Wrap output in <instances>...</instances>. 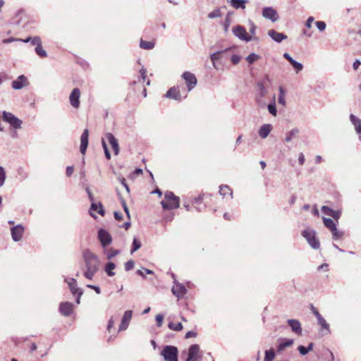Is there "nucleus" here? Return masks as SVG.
Returning a JSON list of instances; mask_svg holds the SVG:
<instances>
[{
  "label": "nucleus",
  "mask_w": 361,
  "mask_h": 361,
  "mask_svg": "<svg viewBox=\"0 0 361 361\" xmlns=\"http://www.w3.org/2000/svg\"><path fill=\"white\" fill-rule=\"evenodd\" d=\"M83 259L86 267L84 276L91 280L99 270V260L98 257L89 250L84 251Z\"/></svg>",
  "instance_id": "obj_1"
},
{
  "label": "nucleus",
  "mask_w": 361,
  "mask_h": 361,
  "mask_svg": "<svg viewBox=\"0 0 361 361\" xmlns=\"http://www.w3.org/2000/svg\"><path fill=\"white\" fill-rule=\"evenodd\" d=\"M267 82H269V78L267 75L257 84L256 101L261 108L265 107L267 104L264 100V97L267 94V90L265 87V83Z\"/></svg>",
  "instance_id": "obj_2"
},
{
  "label": "nucleus",
  "mask_w": 361,
  "mask_h": 361,
  "mask_svg": "<svg viewBox=\"0 0 361 361\" xmlns=\"http://www.w3.org/2000/svg\"><path fill=\"white\" fill-rule=\"evenodd\" d=\"M161 204L164 209H177L180 206V199L173 192L167 191Z\"/></svg>",
  "instance_id": "obj_3"
},
{
  "label": "nucleus",
  "mask_w": 361,
  "mask_h": 361,
  "mask_svg": "<svg viewBox=\"0 0 361 361\" xmlns=\"http://www.w3.org/2000/svg\"><path fill=\"white\" fill-rule=\"evenodd\" d=\"M302 235L313 249L317 250L319 248L320 243L316 236V231L314 230L307 228L302 231Z\"/></svg>",
  "instance_id": "obj_4"
},
{
  "label": "nucleus",
  "mask_w": 361,
  "mask_h": 361,
  "mask_svg": "<svg viewBox=\"0 0 361 361\" xmlns=\"http://www.w3.org/2000/svg\"><path fill=\"white\" fill-rule=\"evenodd\" d=\"M2 119L14 129H20L22 127V121L11 112L4 111L2 113Z\"/></svg>",
  "instance_id": "obj_5"
},
{
  "label": "nucleus",
  "mask_w": 361,
  "mask_h": 361,
  "mask_svg": "<svg viewBox=\"0 0 361 361\" xmlns=\"http://www.w3.org/2000/svg\"><path fill=\"white\" fill-rule=\"evenodd\" d=\"M178 348L173 345L165 346L161 352V355L166 361H178Z\"/></svg>",
  "instance_id": "obj_6"
},
{
  "label": "nucleus",
  "mask_w": 361,
  "mask_h": 361,
  "mask_svg": "<svg viewBox=\"0 0 361 361\" xmlns=\"http://www.w3.org/2000/svg\"><path fill=\"white\" fill-rule=\"evenodd\" d=\"M232 32L233 35L240 40L250 42L253 39V37L246 32V30L242 25H238L234 26L232 28Z\"/></svg>",
  "instance_id": "obj_7"
},
{
  "label": "nucleus",
  "mask_w": 361,
  "mask_h": 361,
  "mask_svg": "<svg viewBox=\"0 0 361 361\" xmlns=\"http://www.w3.org/2000/svg\"><path fill=\"white\" fill-rule=\"evenodd\" d=\"M98 239L103 248H106L112 242V238L110 233L104 228H99L98 231Z\"/></svg>",
  "instance_id": "obj_8"
},
{
  "label": "nucleus",
  "mask_w": 361,
  "mask_h": 361,
  "mask_svg": "<svg viewBox=\"0 0 361 361\" xmlns=\"http://www.w3.org/2000/svg\"><path fill=\"white\" fill-rule=\"evenodd\" d=\"M182 78L185 81L188 92L196 86L197 80L192 73L185 71L182 74Z\"/></svg>",
  "instance_id": "obj_9"
},
{
  "label": "nucleus",
  "mask_w": 361,
  "mask_h": 361,
  "mask_svg": "<svg viewBox=\"0 0 361 361\" xmlns=\"http://www.w3.org/2000/svg\"><path fill=\"white\" fill-rule=\"evenodd\" d=\"M80 90L79 88H74L70 95H69V102L71 105L75 108L78 109L80 107Z\"/></svg>",
  "instance_id": "obj_10"
},
{
  "label": "nucleus",
  "mask_w": 361,
  "mask_h": 361,
  "mask_svg": "<svg viewBox=\"0 0 361 361\" xmlns=\"http://www.w3.org/2000/svg\"><path fill=\"white\" fill-rule=\"evenodd\" d=\"M262 16L274 23L277 21L279 18L277 11L272 7L264 8L262 9Z\"/></svg>",
  "instance_id": "obj_11"
},
{
  "label": "nucleus",
  "mask_w": 361,
  "mask_h": 361,
  "mask_svg": "<svg viewBox=\"0 0 361 361\" xmlns=\"http://www.w3.org/2000/svg\"><path fill=\"white\" fill-rule=\"evenodd\" d=\"M171 291L175 296H176L178 298H180L185 295L187 290L183 284L178 283L177 281H175Z\"/></svg>",
  "instance_id": "obj_12"
},
{
  "label": "nucleus",
  "mask_w": 361,
  "mask_h": 361,
  "mask_svg": "<svg viewBox=\"0 0 361 361\" xmlns=\"http://www.w3.org/2000/svg\"><path fill=\"white\" fill-rule=\"evenodd\" d=\"M27 85H28V81L24 75L18 76V78L13 80L11 83L12 88L17 90H20Z\"/></svg>",
  "instance_id": "obj_13"
},
{
  "label": "nucleus",
  "mask_w": 361,
  "mask_h": 361,
  "mask_svg": "<svg viewBox=\"0 0 361 361\" xmlns=\"http://www.w3.org/2000/svg\"><path fill=\"white\" fill-rule=\"evenodd\" d=\"M133 312L126 310L122 317L121 322L119 326V331H124L128 327L129 323L132 319Z\"/></svg>",
  "instance_id": "obj_14"
},
{
  "label": "nucleus",
  "mask_w": 361,
  "mask_h": 361,
  "mask_svg": "<svg viewBox=\"0 0 361 361\" xmlns=\"http://www.w3.org/2000/svg\"><path fill=\"white\" fill-rule=\"evenodd\" d=\"M73 310V304L68 302H61L59 305V312L63 316L71 315Z\"/></svg>",
  "instance_id": "obj_15"
},
{
  "label": "nucleus",
  "mask_w": 361,
  "mask_h": 361,
  "mask_svg": "<svg viewBox=\"0 0 361 361\" xmlns=\"http://www.w3.org/2000/svg\"><path fill=\"white\" fill-rule=\"evenodd\" d=\"M88 137H89V131L87 129H85L80 136V151L81 154H85L86 149L88 146Z\"/></svg>",
  "instance_id": "obj_16"
},
{
  "label": "nucleus",
  "mask_w": 361,
  "mask_h": 361,
  "mask_svg": "<svg viewBox=\"0 0 361 361\" xmlns=\"http://www.w3.org/2000/svg\"><path fill=\"white\" fill-rule=\"evenodd\" d=\"M106 138L109 141V144L111 145L114 152L116 155L118 154L119 153V145L117 139L114 137V135L111 133H108L105 135Z\"/></svg>",
  "instance_id": "obj_17"
},
{
  "label": "nucleus",
  "mask_w": 361,
  "mask_h": 361,
  "mask_svg": "<svg viewBox=\"0 0 361 361\" xmlns=\"http://www.w3.org/2000/svg\"><path fill=\"white\" fill-rule=\"evenodd\" d=\"M200 347L197 344L190 345L188 350V356L186 361H196L198 358Z\"/></svg>",
  "instance_id": "obj_18"
},
{
  "label": "nucleus",
  "mask_w": 361,
  "mask_h": 361,
  "mask_svg": "<svg viewBox=\"0 0 361 361\" xmlns=\"http://www.w3.org/2000/svg\"><path fill=\"white\" fill-rule=\"evenodd\" d=\"M24 228L21 225H17L11 228V235L14 241H19L23 235Z\"/></svg>",
  "instance_id": "obj_19"
},
{
  "label": "nucleus",
  "mask_w": 361,
  "mask_h": 361,
  "mask_svg": "<svg viewBox=\"0 0 361 361\" xmlns=\"http://www.w3.org/2000/svg\"><path fill=\"white\" fill-rule=\"evenodd\" d=\"M165 97L167 98L173 99L177 101H180L182 97L180 95L178 87H171L166 93Z\"/></svg>",
  "instance_id": "obj_20"
},
{
  "label": "nucleus",
  "mask_w": 361,
  "mask_h": 361,
  "mask_svg": "<svg viewBox=\"0 0 361 361\" xmlns=\"http://www.w3.org/2000/svg\"><path fill=\"white\" fill-rule=\"evenodd\" d=\"M64 281L67 283L68 288L73 295H76L77 293H79V291H82V289L78 288L77 281L75 279H67L65 277Z\"/></svg>",
  "instance_id": "obj_21"
},
{
  "label": "nucleus",
  "mask_w": 361,
  "mask_h": 361,
  "mask_svg": "<svg viewBox=\"0 0 361 361\" xmlns=\"http://www.w3.org/2000/svg\"><path fill=\"white\" fill-rule=\"evenodd\" d=\"M283 57L288 60L290 63L293 66L295 71L298 73H299L300 71H301L303 68V65L300 63V62H298L296 61L295 60H294L289 54L288 53H284L283 54Z\"/></svg>",
  "instance_id": "obj_22"
},
{
  "label": "nucleus",
  "mask_w": 361,
  "mask_h": 361,
  "mask_svg": "<svg viewBox=\"0 0 361 361\" xmlns=\"http://www.w3.org/2000/svg\"><path fill=\"white\" fill-rule=\"evenodd\" d=\"M287 322L295 334L298 335H300L302 334L301 324L298 320L291 319H288Z\"/></svg>",
  "instance_id": "obj_23"
},
{
  "label": "nucleus",
  "mask_w": 361,
  "mask_h": 361,
  "mask_svg": "<svg viewBox=\"0 0 361 361\" xmlns=\"http://www.w3.org/2000/svg\"><path fill=\"white\" fill-rule=\"evenodd\" d=\"M268 35L275 42H281L283 40L288 38L287 35L283 33L278 32L274 30H270L268 32Z\"/></svg>",
  "instance_id": "obj_24"
},
{
  "label": "nucleus",
  "mask_w": 361,
  "mask_h": 361,
  "mask_svg": "<svg viewBox=\"0 0 361 361\" xmlns=\"http://www.w3.org/2000/svg\"><path fill=\"white\" fill-rule=\"evenodd\" d=\"M271 130L272 126L271 124H264L259 130V135L260 137L264 139L269 135Z\"/></svg>",
  "instance_id": "obj_25"
},
{
  "label": "nucleus",
  "mask_w": 361,
  "mask_h": 361,
  "mask_svg": "<svg viewBox=\"0 0 361 361\" xmlns=\"http://www.w3.org/2000/svg\"><path fill=\"white\" fill-rule=\"evenodd\" d=\"M281 342L278 345V352L283 351L286 348L290 347L294 342L293 339L291 338H281Z\"/></svg>",
  "instance_id": "obj_26"
},
{
  "label": "nucleus",
  "mask_w": 361,
  "mask_h": 361,
  "mask_svg": "<svg viewBox=\"0 0 361 361\" xmlns=\"http://www.w3.org/2000/svg\"><path fill=\"white\" fill-rule=\"evenodd\" d=\"M350 120L357 134H361V120L353 114L350 115Z\"/></svg>",
  "instance_id": "obj_27"
},
{
  "label": "nucleus",
  "mask_w": 361,
  "mask_h": 361,
  "mask_svg": "<svg viewBox=\"0 0 361 361\" xmlns=\"http://www.w3.org/2000/svg\"><path fill=\"white\" fill-rule=\"evenodd\" d=\"M219 194L223 197H226L228 195L230 198L233 197V192L231 189L227 185H223L220 186Z\"/></svg>",
  "instance_id": "obj_28"
},
{
  "label": "nucleus",
  "mask_w": 361,
  "mask_h": 361,
  "mask_svg": "<svg viewBox=\"0 0 361 361\" xmlns=\"http://www.w3.org/2000/svg\"><path fill=\"white\" fill-rule=\"evenodd\" d=\"M17 176L20 181L25 180L29 177L28 171L23 166H20L17 169Z\"/></svg>",
  "instance_id": "obj_29"
},
{
  "label": "nucleus",
  "mask_w": 361,
  "mask_h": 361,
  "mask_svg": "<svg viewBox=\"0 0 361 361\" xmlns=\"http://www.w3.org/2000/svg\"><path fill=\"white\" fill-rule=\"evenodd\" d=\"M247 0H231V5L235 9H245Z\"/></svg>",
  "instance_id": "obj_30"
},
{
  "label": "nucleus",
  "mask_w": 361,
  "mask_h": 361,
  "mask_svg": "<svg viewBox=\"0 0 361 361\" xmlns=\"http://www.w3.org/2000/svg\"><path fill=\"white\" fill-rule=\"evenodd\" d=\"M318 324L320 325L322 330H325L326 332L324 334H330V328L329 324L324 319V318L322 316L321 317L317 319Z\"/></svg>",
  "instance_id": "obj_31"
},
{
  "label": "nucleus",
  "mask_w": 361,
  "mask_h": 361,
  "mask_svg": "<svg viewBox=\"0 0 361 361\" xmlns=\"http://www.w3.org/2000/svg\"><path fill=\"white\" fill-rule=\"evenodd\" d=\"M90 210L95 211L102 216L104 214V209H103V206L101 203L97 204L94 202V201L92 202Z\"/></svg>",
  "instance_id": "obj_32"
},
{
  "label": "nucleus",
  "mask_w": 361,
  "mask_h": 361,
  "mask_svg": "<svg viewBox=\"0 0 361 361\" xmlns=\"http://www.w3.org/2000/svg\"><path fill=\"white\" fill-rule=\"evenodd\" d=\"M116 265L114 262H108L106 264L104 270L109 276H113L115 275V272L113 271Z\"/></svg>",
  "instance_id": "obj_33"
},
{
  "label": "nucleus",
  "mask_w": 361,
  "mask_h": 361,
  "mask_svg": "<svg viewBox=\"0 0 361 361\" xmlns=\"http://www.w3.org/2000/svg\"><path fill=\"white\" fill-rule=\"evenodd\" d=\"M313 346H314V344L313 343H310L307 347H305L303 345H300L298 348V351L300 352V353L302 355H307L309 352H310L311 350H312L313 349Z\"/></svg>",
  "instance_id": "obj_34"
},
{
  "label": "nucleus",
  "mask_w": 361,
  "mask_h": 361,
  "mask_svg": "<svg viewBox=\"0 0 361 361\" xmlns=\"http://www.w3.org/2000/svg\"><path fill=\"white\" fill-rule=\"evenodd\" d=\"M323 222L324 226L326 228H329L331 231L336 230V225L334 223V220H332L331 219L323 217Z\"/></svg>",
  "instance_id": "obj_35"
},
{
  "label": "nucleus",
  "mask_w": 361,
  "mask_h": 361,
  "mask_svg": "<svg viewBox=\"0 0 361 361\" xmlns=\"http://www.w3.org/2000/svg\"><path fill=\"white\" fill-rule=\"evenodd\" d=\"M276 357L275 351L273 348L265 351L264 361H273Z\"/></svg>",
  "instance_id": "obj_36"
},
{
  "label": "nucleus",
  "mask_w": 361,
  "mask_h": 361,
  "mask_svg": "<svg viewBox=\"0 0 361 361\" xmlns=\"http://www.w3.org/2000/svg\"><path fill=\"white\" fill-rule=\"evenodd\" d=\"M299 133V130L295 128H293L291 130H290L287 134H286V137L285 138V141L286 142H288L290 141H291V140L295 137Z\"/></svg>",
  "instance_id": "obj_37"
},
{
  "label": "nucleus",
  "mask_w": 361,
  "mask_h": 361,
  "mask_svg": "<svg viewBox=\"0 0 361 361\" xmlns=\"http://www.w3.org/2000/svg\"><path fill=\"white\" fill-rule=\"evenodd\" d=\"M140 47L142 49L149 50V49H152L154 47V43L152 42H147V41L141 39L140 42Z\"/></svg>",
  "instance_id": "obj_38"
},
{
  "label": "nucleus",
  "mask_w": 361,
  "mask_h": 361,
  "mask_svg": "<svg viewBox=\"0 0 361 361\" xmlns=\"http://www.w3.org/2000/svg\"><path fill=\"white\" fill-rule=\"evenodd\" d=\"M227 51V49L224 50V51H216V52H214L213 54H211L210 56V59H211V61L212 62V64L214 66V67L216 68V61L219 60L220 59V56L224 52Z\"/></svg>",
  "instance_id": "obj_39"
},
{
  "label": "nucleus",
  "mask_w": 361,
  "mask_h": 361,
  "mask_svg": "<svg viewBox=\"0 0 361 361\" xmlns=\"http://www.w3.org/2000/svg\"><path fill=\"white\" fill-rule=\"evenodd\" d=\"M267 108H268L269 112L271 115H273V116L276 115L277 111H276V103H275V95L273 96L272 102L269 104L267 105Z\"/></svg>",
  "instance_id": "obj_40"
},
{
  "label": "nucleus",
  "mask_w": 361,
  "mask_h": 361,
  "mask_svg": "<svg viewBox=\"0 0 361 361\" xmlns=\"http://www.w3.org/2000/svg\"><path fill=\"white\" fill-rule=\"evenodd\" d=\"M36 54L41 58H44L47 56V51L43 49L42 44H38L35 49Z\"/></svg>",
  "instance_id": "obj_41"
},
{
  "label": "nucleus",
  "mask_w": 361,
  "mask_h": 361,
  "mask_svg": "<svg viewBox=\"0 0 361 361\" xmlns=\"http://www.w3.org/2000/svg\"><path fill=\"white\" fill-rule=\"evenodd\" d=\"M106 255L107 259L110 260L115 256L118 255L120 253V250L115 249H109L105 252Z\"/></svg>",
  "instance_id": "obj_42"
},
{
  "label": "nucleus",
  "mask_w": 361,
  "mask_h": 361,
  "mask_svg": "<svg viewBox=\"0 0 361 361\" xmlns=\"http://www.w3.org/2000/svg\"><path fill=\"white\" fill-rule=\"evenodd\" d=\"M169 328L171 330H173V331H181L183 329V325L181 323H173V322H170L168 325Z\"/></svg>",
  "instance_id": "obj_43"
},
{
  "label": "nucleus",
  "mask_w": 361,
  "mask_h": 361,
  "mask_svg": "<svg viewBox=\"0 0 361 361\" xmlns=\"http://www.w3.org/2000/svg\"><path fill=\"white\" fill-rule=\"evenodd\" d=\"M279 103L283 106L286 105L285 91L282 87H279Z\"/></svg>",
  "instance_id": "obj_44"
},
{
  "label": "nucleus",
  "mask_w": 361,
  "mask_h": 361,
  "mask_svg": "<svg viewBox=\"0 0 361 361\" xmlns=\"http://www.w3.org/2000/svg\"><path fill=\"white\" fill-rule=\"evenodd\" d=\"M140 247H141L140 242H139L136 238H134L130 252L131 253L135 252L138 249H140Z\"/></svg>",
  "instance_id": "obj_45"
},
{
  "label": "nucleus",
  "mask_w": 361,
  "mask_h": 361,
  "mask_svg": "<svg viewBox=\"0 0 361 361\" xmlns=\"http://www.w3.org/2000/svg\"><path fill=\"white\" fill-rule=\"evenodd\" d=\"M259 59V56L255 54V53H252L250 54V55H248L246 58V60L247 61L250 63V64H252L255 61H256L257 60H258Z\"/></svg>",
  "instance_id": "obj_46"
},
{
  "label": "nucleus",
  "mask_w": 361,
  "mask_h": 361,
  "mask_svg": "<svg viewBox=\"0 0 361 361\" xmlns=\"http://www.w3.org/2000/svg\"><path fill=\"white\" fill-rule=\"evenodd\" d=\"M6 171L2 166H0V187L3 186L6 180Z\"/></svg>",
  "instance_id": "obj_47"
},
{
  "label": "nucleus",
  "mask_w": 361,
  "mask_h": 361,
  "mask_svg": "<svg viewBox=\"0 0 361 361\" xmlns=\"http://www.w3.org/2000/svg\"><path fill=\"white\" fill-rule=\"evenodd\" d=\"M221 11L219 8H217V9H215L213 11L210 12L208 14V18H216L221 17Z\"/></svg>",
  "instance_id": "obj_48"
},
{
  "label": "nucleus",
  "mask_w": 361,
  "mask_h": 361,
  "mask_svg": "<svg viewBox=\"0 0 361 361\" xmlns=\"http://www.w3.org/2000/svg\"><path fill=\"white\" fill-rule=\"evenodd\" d=\"M332 232L333 239L338 240L343 235V232L340 231L336 228V230L331 231Z\"/></svg>",
  "instance_id": "obj_49"
},
{
  "label": "nucleus",
  "mask_w": 361,
  "mask_h": 361,
  "mask_svg": "<svg viewBox=\"0 0 361 361\" xmlns=\"http://www.w3.org/2000/svg\"><path fill=\"white\" fill-rule=\"evenodd\" d=\"M334 209H332L331 208L327 207V206H323L322 207V212L325 214V215H327V216H331V215H333V213H334Z\"/></svg>",
  "instance_id": "obj_50"
},
{
  "label": "nucleus",
  "mask_w": 361,
  "mask_h": 361,
  "mask_svg": "<svg viewBox=\"0 0 361 361\" xmlns=\"http://www.w3.org/2000/svg\"><path fill=\"white\" fill-rule=\"evenodd\" d=\"M315 25L317 29L321 32L324 31L326 27V25L324 21H317L315 23Z\"/></svg>",
  "instance_id": "obj_51"
},
{
  "label": "nucleus",
  "mask_w": 361,
  "mask_h": 361,
  "mask_svg": "<svg viewBox=\"0 0 361 361\" xmlns=\"http://www.w3.org/2000/svg\"><path fill=\"white\" fill-rule=\"evenodd\" d=\"M140 78L138 79V82H141L142 81V82H145L147 70L145 68H142V69H140Z\"/></svg>",
  "instance_id": "obj_52"
},
{
  "label": "nucleus",
  "mask_w": 361,
  "mask_h": 361,
  "mask_svg": "<svg viewBox=\"0 0 361 361\" xmlns=\"http://www.w3.org/2000/svg\"><path fill=\"white\" fill-rule=\"evenodd\" d=\"M135 265V262L133 260H129L125 263V270L126 271H130L131 270Z\"/></svg>",
  "instance_id": "obj_53"
},
{
  "label": "nucleus",
  "mask_w": 361,
  "mask_h": 361,
  "mask_svg": "<svg viewBox=\"0 0 361 361\" xmlns=\"http://www.w3.org/2000/svg\"><path fill=\"white\" fill-rule=\"evenodd\" d=\"M240 59H241L240 56L237 55V54H233L231 58V61L232 63L234 65H237L240 62Z\"/></svg>",
  "instance_id": "obj_54"
},
{
  "label": "nucleus",
  "mask_w": 361,
  "mask_h": 361,
  "mask_svg": "<svg viewBox=\"0 0 361 361\" xmlns=\"http://www.w3.org/2000/svg\"><path fill=\"white\" fill-rule=\"evenodd\" d=\"M249 25H250L249 30H250V34L252 35H255V32H256V29H257L256 25L251 20H249Z\"/></svg>",
  "instance_id": "obj_55"
},
{
  "label": "nucleus",
  "mask_w": 361,
  "mask_h": 361,
  "mask_svg": "<svg viewBox=\"0 0 361 361\" xmlns=\"http://www.w3.org/2000/svg\"><path fill=\"white\" fill-rule=\"evenodd\" d=\"M31 44H32V45H35L36 47H37V46H38V44H42V41H41L40 37H38V36L34 37L32 39Z\"/></svg>",
  "instance_id": "obj_56"
},
{
  "label": "nucleus",
  "mask_w": 361,
  "mask_h": 361,
  "mask_svg": "<svg viewBox=\"0 0 361 361\" xmlns=\"http://www.w3.org/2000/svg\"><path fill=\"white\" fill-rule=\"evenodd\" d=\"M20 40H22L20 38H14V37H10L7 38L3 40L4 44H8L13 42H20Z\"/></svg>",
  "instance_id": "obj_57"
},
{
  "label": "nucleus",
  "mask_w": 361,
  "mask_h": 361,
  "mask_svg": "<svg viewBox=\"0 0 361 361\" xmlns=\"http://www.w3.org/2000/svg\"><path fill=\"white\" fill-rule=\"evenodd\" d=\"M164 316L161 314H157L156 316V321L157 326L160 327L162 325Z\"/></svg>",
  "instance_id": "obj_58"
},
{
  "label": "nucleus",
  "mask_w": 361,
  "mask_h": 361,
  "mask_svg": "<svg viewBox=\"0 0 361 361\" xmlns=\"http://www.w3.org/2000/svg\"><path fill=\"white\" fill-rule=\"evenodd\" d=\"M87 287L89 288H91V289H93L97 294H100V293H101V290L99 286L88 284V285H87Z\"/></svg>",
  "instance_id": "obj_59"
},
{
  "label": "nucleus",
  "mask_w": 361,
  "mask_h": 361,
  "mask_svg": "<svg viewBox=\"0 0 361 361\" xmlns=\"http://www.w3.org/2000/svg\"><path fill=\"white\" fill-rule=\"evenodd\" d=\"M314 20V17L312 16H310L307 18V21H306V23H305V26L307 27V28H310L312 27V22Z\"/></svg>",
  "instance_id": "obj_60"
},
{
  "label": "nucleus",
  "mask_w": 361,
  "mask_h": 361,
  "mask_svg": "<svg viewBox=\"0 0 361 361\" xmlns=\"http://www.w3.org/2000/svg\"><path fill=\"white\" fill-rule=\"evenodd\" d=\"M311 310H312V313L315 315L317 319L322 317V315L318 312V310L312 305H311Z\"/></svg>",
  "instance_id": "obj_61"
},
{
  "label": "nucleus",
  "mask_w": 361,
  "mask_h": 361,
  "mask_svg": "<svg viewBox=\"0 0 361 361\" xmlns=\"http://www.w3.org/2000/svg\"><path fill=\"white\" fill-rule=\"evenodd\" d=\"M305 156L302 153H300L298 156V162L300 165H303L305 163Z\"/></svg>",
  "instance_id": "obj_62"
},
{
  "label": "nucleus",
  "mask_w": 361,
  "mask_h": 361,
  "mask_svg": "<svg viewBox=\"0 0 361 361\" xmlns=\"http://www.w3.org/2000/svg\"><path fill=\"white\" fill-rule=\"evenodd\" d=\"M229 25H230V20L228 18H226L224 21V23L225 32H228Z\"/></svg>",
  "instance_id": "obj_63"
},
{
  "label": "nucleus",
  "mask_w": 361,
  "mask_h": 361,
  "mask_svg": "<svg viewBox=\"0 0 361 361\" xmlns=\"http://www.w3.org/2000/svg\"><path fill=\"white\" fill-rule=\"evenodd\" d=\"M73 173V166H68L66 168V173L67 176H71Z\"/></svg>",
  "instance_id": "obj_64"
}]
</instances>
